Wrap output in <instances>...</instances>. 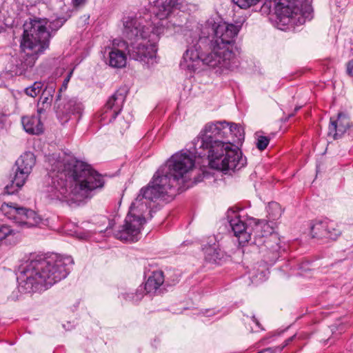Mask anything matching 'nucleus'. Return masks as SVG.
<instances>
[{
  "label": "nucleus",
  "mask_w": 353,
  "mask_h": 353,
  "mask_svg": "<svg viewBox=\"0 0 353 353\" xmlns=\"http://www.w3.org/2000/svg\"><path fill=\"white\" fill-rule=\"evenodd\" d=\"M54 109L57 119L62 124H64L72 119V117H77L79 121L84 107L77 98L65 97L61 99L59 94L56 96Z\"/></svg>",
  "instance_id": "nucleus-13"
},
{
  "label": "nucleus",
  "mask_w": 353,
  "mask_h": 353,
  "mask_svg": "<svg viewBox=\"0 0 353 353\" xmlns=\"http://www.w3.org/2000/svg\"><path fill=\"white\" fill-rule=\"evenodd\" d=\"M229 224L234 232V235L238 239L240 245L253 241L254 235V227L248 226L241 217L234 214V217L229 219Z\"/></svg>",
  "instance_id": "nucleus-16"
},
{
  "label": "nucleus",
  "mask_w": 353,
  "mask_h": 353,
  "mask_svg": "<svg viewBox=\"0 0 353 353\" xmlns=\"http://www.w3.org/2000/svg\"><path fill=\"white\" fill-rule=\"evenodd\" d=\"M347 72L350 76H353V60L350 61L347 64Z\"/></svg>",
  "instance_id": "nucleus-35"
},
{
  "label": "nucleus",
  "mask_w": 353,
  "mask_h": 353,
  "mask_svg": "<svg viewBox=\"0 0 353 353\" xmlns=\"http://www.w3.org/2000/svg\"><path fill=\"white\" fill-rule=\"evenodd\" d=\"M66 90V85L63 84L62 86L59 88V92L58 94H57V96L59 94L61 96V92L63 91V90Z\"/></svg>",
  "instance_id": "nucleus-39"
},
{
  "label": "nucleus",
  "mask_w": 353,
  "mask_h": 353,
  "mask_svg": "<svg viewBox=\"0 0 353 353\" xmlns=\"http://www.w3.org/2000/svg\"><path fill=\"white\" fill-rule=\"evenodd\" d=\"M20 47L22 52L17 61L16 67L21 74L34 65L39 56L47 49V44L41 45L34 39H31L27 33L23 32Z\"/></svg>",
  "instance_id": "nucleus-10"
},
{
  "label": "nucleus",
  "mask_w": 353,
  "mask_h": 353,
  "mask_svg": "<svg viewBox=\"0 0 353 353\" xmlns=\"http://www.w3.org/2000/svg\"><path fill=\"white\" fill-rule=\"evenodd\" d=\"M37 112H38V114H37V115H39V116L40 117V115H41L43 112H44V106H43L42 108L39 107V108H38V110H37Z\"/></svg>",
  "instance_id": "nucleus-38"
},
{
  "label": "nucleus",
  "mask_w": 353,
  "mask_h": 353,
  "mask_svg": "<svg viewBox=\"0 0 353 353\" xmlns=\"http://www.w3.org/2000/svg\"><path fill=\"white\" fill-rule=\"evenodd\" d=\"M326 228L333 229L332 221L328 219L316 220L310 226L311 234L313 238L324 239L325 234H327Z\"/></svg>",
  "instance_id": "nucleus-21"
},
{
  "label": "nucleus",
  "mask_w": 353,
  "mask_h": 353,
  "mask_svg": "<svg viewBox=\"0 0 353 353\" xmlns=\"http://www.w3.org/2000/svg\"><path fill=\"white\" fill-rule=\"evenodd\" d=\"M126 97V92L123 90H117L108 100L101 110L99 118L103 125L112 122L121 112Z\"/></svg>",
  "instance_id": "nucleus-14"
},
{
  "label": "nucleus",
  "mask_w": 353,
  "mask_h": 353,
  "mask_svg": "<svg viewBox=\"0 0 353 353\" xmlns=\"http://www.w3.org/2000/svg\"><path fill=\"white\" fill-rule=\"evenodd\" d=\"M310 263L309 261H305V262H303L301 263H299L297 265V269L301 270V271H307V270H310Z\"/></svg>",
  "instance_id": "nucleus-32"
},
{
  "label": "nucleus",
  "mask_w": 353,
  "mask_h": 353,
  "mask_svg": "<svg viewBox=\"0 0 353 353\" xmlns=\"http://www.w3.org/2000/svg\"><path fill=\"white\" fill-rule=\"evenodd\" d=\"M35 161V156L31 152H26L19 157L15 162L14 175L11 177L10 183L5 187L6 194H14L25 184Z\"/></svg>",
  "instance_id": "nucleus-12"
},
{
  "label": "nucleus",
  "mask_w": 353,
  "mask_h": 353,
  "mask_svg": "<svg viewBox=\"0 0 353 353\" xmlns=\"http://www.w3.org/2000/svg\"><path fill=\"white\" fill-rule=\"evenodd\" d=\"M332 225H333V229H330V228L327 229L326 228V230L325 232H326V233H327V234H325L324 239L335 240L338 237V236L340 235L341 230L339 228H337L336 223L333 221H332Z\"/></svg>",
  "instance_id": "nucleus-28"
},
{
  "label": "nucleus",
  "mask_w": 353,
  "mask_h": 353,
  "mask_svg": "<svg viewBox=\"0 0 353 353\" xmlns=\"http://www.w3.org/2000/svg\"><path fill=\"white\" fill-rule=\"evenodd\" d=\"M251 274V279H252V282H256V278L259 276V279L263 280L265 276V272L264 270H262L259 274V276L256 274L255 267L250 272Z\"/></svg>",
  "instance_id": "nucleus-30"
},
{
  "label": "nucleus",
  "mask_w": 353,
  "mask_h": 353,
  "mask_svg": "<svg viewBox=\"0 0 353 353\" xmlns=\"http://www.w3.org/2000/svg\"><path fill=\"white\" fill-rule=\"evenodd\" d=\"M74 7L81 6L86 1V0H71ZM66 0H50V6L53 10L65 12L68 10L66 6Z\"/></svg>",
  "instance_id": "nucleus-24"
},
{
  "label": "nucleus",
  "mask_w": 353,
  "mask_h": 353,
  "mask_svg": "<svg viewBox=\"0 0 353 353\" xmlns=\"http://www.w3.org/2000/svg\"><path fill=\"white\" fill-rule=\"evenodd\" d=\"M109 225H110V223H109ZM109 226H110V225H108V227H106V228H105V230H107Z\"/></svg>",
  "instance_id": "nucleus-43"
},
{
  "label": "nucleus",
  "mask_w": 353,
  "mask_h": 353,
  "mask_svg": "<svg viewBox=\"0 0 353 353\" xmlns=\"http://www.w3.org/2000/svg\"><path fill=\"white\" fill-rule=\"evenodd\" d=\"M73 264L72 256L57 254L32 259L19 267V291L31 293L46 290L66 278Z\"/></svg>",
  "instance_id": "nucleus-5"
},
{
  "label": "nucleus",
  "mask_w": 353,
  "mask_h": 353,
  "mask_svg": "<svg viewBox=\"0 0 353 353\" xmlns=\"http://www.w3.org/2000/svg\"><path fill=\"white\" fill-rule=\"evenodd\" d=\"M145 292L143 286L140 285L134 291L125 292L120 294L119 297L123 299L125 301L132 303H137L140 301L144 296Z\"/></svg>",
  "instance_id": "nucleus-23"
},
{
  "label": "nucleus",
  "mask_w": 353,
  "mask_h": 353,
  "mask_svg": "<svg viewBox=\"0 0 353 353\" xmlns=\"http://www.w3.org/2000/svg\"><path fill=\"white\" fill-rule=\"evenodd\" d=\"M120 121V125H121V128H120V131L121 132H122L123 131L125 130L126 129H128L130 126V122L129 121H126L125 120L123 121Z\"/></svg>",
  "instance_id": "nucleus-34"
},
{
  "label": "nucleus",
  "mask_w": 353,
  "mask_h": 353,
  "mask_svg": "<svg viewBox=\"0 0 353 353\" xmlns=\"http://www.w3.org/2000/svg\"><path fill=\"white\" fill-rule=\"evenodd\" d=\"M292 116H294V114H290L289 115V117H292Z\"/></svg>",
  "instance_id": "nucleus-45"
},
{
  "label": "nucleus",
  "mask_w": 353,
  "mask_h": 353,
  "mask_svg": "<svg viewBox=\"0 0 353 353\" xmlns=\"http://www.w3.org/2000/svg\"><path fill=\"white\" fill-rule=\"evenodd\" d=\"M103 221L105 222L107 221V218L105 216H101Z\"/></svg>",
  "instance_id": "nucleus-40"
},
{
  "label": "nucleus",
  "mask_w": 353,
  "mask_h": 353,
  "mask_svg": "<svg viewBox=\"0 0 353 353\" xmlns=\"http://www.w3.org/2000/svg\"><path fill=\"white\" fill-rule=\"evenodd\" d=\"M251 320L253 321V323H254L256 327H257V329L256 328V330H255L256 332L259 331V330H263L259 321L255 318L254 316L251 317Z\"/></svg>",
  "instance_id": "nucleus-36"
},
{
  "label": "nucleus",
  "mask_w": 353,
  "mask_h": 353,
  "mask_svg": "<svg viewBox=\"0 0 353 353\" xmlns=\"http://www.w3.org/2000/svg\"><path fill=\"white\" fill-rule=\"evenodd\" d=\"M51 92H54L52 88H49V90H43L41 97H40V99L38 103L39 105H40V103H42L43 106H48L50 103L52 97Z\"/></svg>",
  "instance_id": "nucleus-27"
},
{
  "label": "nucleus",
  "mask_w": 353,
  "mask_h": 353,
  "mask_svg": "<svg viewBox=\"0 0 353 353\" xmlns=\"http://www.w3.org/2000/svg\"><path fill=\"white\" fill-rule=\"evenodd\" d=\"M24 130L31 134H40L43 132V125L39 115L26 116L21 118Z\"/></svg>",
  "instance_id": "nucleus-19"
},
{
  "label": "nucleus",
  "mask_w": 353,
  "mask_h": 353,
  "mask_svg": "<svg viewBox=\"0 0 353 353\" xmlns=\"http://www.w3.org/2000/svg\"><path fill=\"white\" fill-rule=\"evenodd\" d=\"M142 17L141 12H129L123 14L121 21L123 34L130 41V58L142 62L150 67L157 63V44L161 34H164V24L153 27L149 13Z\"/></svg>",
  "instance_id": "nucleus-6"
},
{
  "label": "nucleus",
  "mask_w": 353,
  "mask_h": 353,
  "mask_svg": "<svg viewBox=\"0 0 353 353\" xmlns=\"http://www.w3.org/2000/svg\"><path fill=\"white\" fill-rule=\"evenodd\" d=\"M299 109H300V107H296V108H295L294 111L297 112Z\"/></svg>",
  "instance_id": "nucleus-42"
},
{
  "label": "nucleus",
  "mask_w": 353,
  "mask_h": 353,
  "mask_svg": "<svg viewBox=\"0 0 353 353\" xmlns=\"http://www.w3.org/2000/svg\"><path fill=\"white\" fill-rule=\"evenodd\" d=\"M217 312L214 309H206L202 310L201 314L204 316H213L216 314Z\"/></svg>",
  "instance_id": "nucleus-31"
},
{
  "label": "nucleus",
  "mask_w": 353,
  "mask_h": 353,
  "mask_svg": "<svg viewBox=\"0 0 353 353\" xmlns=\"http://www.w3.org/2000/svg\"><path fill=\"white\" fill-rule=\"evenodd\" d=\"M193 148L192 141L187 150L188 154L184 150L174 154L155 172L148 185L140 190L130 207L123 225L115 232L114 236L117 239L138 241L143 226L146 223L144 213L150 208V202L157 199L169 202L177 194L188 188L185 185L187 174L194 168L195 159L203 157L193 153Z\"/></svg>",
  "instance_id": "nucleus-1"
},
{
  "label": "nucleus",
  "mask_w": 353,
  "mask_h": 353,
  "mask_svg": "<svg viewBox=\"0 0 353 353\" xmlns=\"http://www.w3.org/2000/svg\"><path fill=\"white\" fill-rule=\"evenodd\" d=\"M252 244L256 245L263 254L265 262L273 265L281 256L282 246L279 234L272 231L268 223L255 224Z\"/></svg>",
  "instance_id": "nucleus-7"
},
{
  "label": "nucleus",
  "mask_w": 353,
  "mask_h": 353,
  "mask_svg": "<svg viewBox=\"0 0 353 353\" xmlns=\"http://www.w3.org/2000/svg\"><path fill=\"white\" fill-rule=\"evenodd\" d=\"M104 230L103 229H101L100 230H99V232H102Z\"/></svg>",
  "instance_id": "nucleus-44"
},
{
  "label": "nucleus",
  "mask_w": 353,
  "mask_h": 353,
  "mask_svg": "<svg viewBox=\"0 0 353 353\" xmlns=\"http://www.w3.org/2000/svg\"><path fill=\"white\" fill-rule=\"evenodd\" d=\"M130 46L122 39H116L112 41V46H108V64L112 68H121L126 65L125 50L129 53Z\"/></svg>",
  "instance_id": "nucleus-15"
},
{
  "label": "nucleus",
  "mask_w": 353,
  "mask_h": 353,
  "mask_svg": "<svg viewBox=\"0 0 353 353\" xmlns=\"http://www.w3.org/2000/svg\"><path fill=\"white\" fill-rule=\"evenodd\" d=\"M296 337V335H293L290 337H289L288 339H286L284 342V343L282 345L281 347H278V352L281 351L285 347H286L288 344H290L294 339Z\"/></svg>",
  "instance_id": "nucleus-33"
},
{
  "label": "nucleus",
  "mask_w": 353,
  "mask_h": 353,
  "mask_svg": "<svg viewBox=\"0 0 353 353\" xmlns=\"http://www.w3.org/2000/svg\"><path fill=\"white\" fill-rule=\"evenodd\" d=\"M270 140V138L268 137L258 136L256 143V148L261 151L264 150L268 147Z\"/></svg>",
  "instance_id": "nucleus-29"
},
{
  "label": "nucleus",
  "mask_w": 353,
  "mask_h": 353,
  "mask_svg": "<svg viewBox=\"0 0 353 353\" xmlns=\"http://www.w3.org/2000/svg\"><path fill=\"white\" fill-rule=\"evenodd\" d=\"M203 252L205 261L212 263L220 264L226 256L224 252L216 244L205 246Z\"/></svg>",
  "instance_id": "nucleus-20"
},
{
  "label": "nucleus",
  "mask_w": 353,
  "mask_h": 353,
  "mask_svg": "<svg viewBox=\"0 0 353 353\" xmlns=\"http://www.w3.org/2000/svg\"><path fill=\"white\" fill-rule=\"evenodd\" d=\"M1 212L21 228H32L38 226L41 217L34 210L21 207L15 203H3L0 208Z\"/></svg>",
  "instance_id": "nucleus-11"
},
{
  "label": "nucleus",
  "mask_w": 353,
  "mask_h": 353,
  "mask_svg": "<svg viewBox=\"0 0 353 353\" xmlns=\"http://www.w3.org/2000/svg\"><path fill=\"white\" fill-rule=\"evenodd\" d=\"M267 212L269 219L275 221L281 217L283 210L279 203L272 202L269 203Z\"/></svg>",
  "instance_id": "nucleus-25"
},
{
  "label": "nucleus",
  "mask_w": 353,
  "mask_h": 353,
  "mask_svg": "<svg viewBox=\"0 0 353 353\" xmlns=\"http://www.w3.org/2000/svg\"><path fill=\"white\" fill-rule=\"evenodd\" d=\"M66 21L67 19L65 17H57L54 19H34L29 25H25L23 32L27 33L31 39H34L41 45L47 44L48 49L50 39Z\"/></svg>",
  "instance_id": "nucleus-9"
},
{
  "label": "nucleus",
  "mask_w": 353,
  "mask_h": 353,
  "mask_svg": "<svg viewBox=\"0 0 353 353\" xmlns=\"http://www.w3.org/2000/svg\"><path fill=\"white\" fill-rule=\"evenodd\" d=\"M164 283V275L161 270L153 271L148 276L143 290L145 294H159L161 291L160 287Z\"/></svg>",
  "instance_id": "nucleus-18"
},
{
  "label": "nucleus",
  "mask_w": 353,
  "mask_h": 353,
  "mask_svg": "<svg viewBox=\"0 0 353 353\" xmlns=\"http://www.w3.org/2000/svg\"><path fill=\"white\" fill-rule=\"evenodd\" d=\"M18 232L7 225H1L0 226V241L5 240L6 243L9 245H15L17 239L14 236Z\"/></svg>",
  "instance_id": "nucleus-22"
},
{
  "label": "nucleus",
  "mask_w": 353,
  "mask_h": 353,
  "mask_svg": "<svg viewBox=\"0 0 353 353\" xmlns=\"http://www.w3.org/2000/svg\"><path fill=\"white\" fill-rule=\"evenodd\" d=\"M69 79H65L63 84L66 85Z\"/></svg>",
  "instance_id": "nucleus-41"
},
{
  "label": "nucleus",
  "mask_w": 353,
  "mask_h": 353,
  "mask_svg": "<svg viewBox=\"0 0 353 353\" xmlns=\"http://www.w3.org/2000/svg\"><path fill=\"white\" fill-rule=\"evenodd\" d=\"M350 127L349 117L345 114L339 112L336 117H330L327 136L334 140L341 138Z\"/></svg>",
  "instance_id": "nucleus-17"
},
{
  "label": "nucleus",
  "mask_w": 353,
  "mask_h": 353,
  "mask_svg": "<svg viewBox=\"0 0 353 353\" xmlns=\"http://www.w3.org/2000/svg\"><path fill=\"white\" fill-rule=\"evenodd\" d=\"M43 83L41 81H35L32 85L25 89V93L31 97H35L43 90Z\"/></svg>",
  "instance_id": "nucleus-26"
},
{
  "label": "nucleus",
  "mask_w": 353,
  "mask_h": 353,
  "mask_svg": "<svg viewBox=\"0 0 353 353\" xmlns=\"http://www.w3.org/2000/svg\"><path fill=\"white\" fill-rule=\"evenodd\" d=\"M239 28L213 19L200 24L186 38L187 50L180 62L182 70L195 72L201 64L210 68L232 70L238 66L234 46Z\"/></svg>",
  "instance_id": "nucleus-2"
},
{
  "label": "nucleus",
  "mask_w": 353,
  "mask_h": 353,
  "mask_svg": "<svg viewBox=\"0 0 353 353\" xmlns=\"http://www.w3.org/2000/svg\"><path fill=\"white\" fill-rule=\"evenodd\" d=\"M163 1V0H148L149 3H150V5H152V6H154V5H156V4H157L158 3H160V2H161V1Z\"/></svg>",
  "instance_id": "nucleus-37"
},
{
  "label": "nucleus",
  "mask_w": 353,
  "mask_h": 353,
  "mask_svg": "<svg viewBox=\"0 0 353 353\" xmlns=\"http://www.w3.org/2000/svg\"><path fill=\"white\" fill-rule=\"evenodd\" d=\"M192 8H194V6L188 3L185 0H163L153 6L152 8L153 14L159 20L157 22H152V25L156 28L157 26H160L161 23H163L164 31L169 28L170 25L180 26L177 23V19L173 21L172 17H175L180 12H190Z\"/></svg>",
  "instance_id": "nucleus-8"
},
{
  "label": "nucleus",
  "mask_w": 353,
  "mask_h": 353,
  "mask_svg": "<svg viewBox=\"0 0 353 353\" xmlns=\"http://www.w3.org/2000/svg\"><path fill=\"white\" fill-rule=\"evenodd\" d=\"M50 181L46 188V196L52 201L79 205L101 189L103 176L90 165L72 156H66L52 165Z\"/></svg>",
  "instance_id": "nucleus-3"
},
{
  "label": "nucleus",
  "mask_w": 353,
  "mask_h": 353,
  "mask_svg": "<svg viewBox=\"0 0 353 353\" xmlns=\"http://www.w3.org/2000/svg\"><path fill=\"white\" fill-rule=\"evenodd\" d=\"M244 140L243 128L225 121L205 124L199 135L193 139L192 152L206 157L210 165L225 173L243 168L247 160L241 151L232 143Z\"/></svg>",
  "instance_id": "nucleus-4"
}]
</instances>
